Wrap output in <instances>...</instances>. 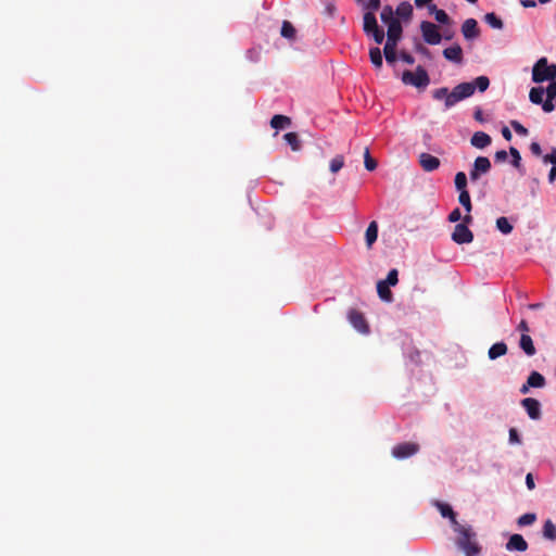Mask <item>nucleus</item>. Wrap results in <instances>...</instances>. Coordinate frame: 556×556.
I'll list each match as a JSON object with an SVG mask.
<instances>
[{"label":"nucleus","instance_id":"35","mask_svg":"<svg viewBox=\"0 0 556 556\" xmlns=\"http://www.w3.org/2000/svg\"><path fill=\"white\" fill-rule=\"evenodd\" d=\"M454 182H455V188L462 192V191H468L467 190V176L464 172H458L456 175H455V179H454Z\"/></svg>","mask_w":556,"mask_h":556},{"label":"nucleus","instance_id":"38","mask_svg":"<svg viewBox=\"0 0 556 556\" xmlns=\"http://www.w3.org/2000/svg\"><path fill=\"white\" fill-rule=\"evenodd\" d=\"M364 165L365 168L369 172H372L377 168V161L374 157H371L368 148H366L364 152Z\"/></svg>","mask_w":556,"mask_h":556},{"label":"nucleus","instance_id":"59","mask_svg":"<svg viewBox=\"0 0 556 556\" xmlns=\"http://www.w3.org/2000/svg\"><path fill=\"white\" fill-rule=\"evenodd\" d=\"M472 223V216L470 215V213H467L464 217H463V223L462 224H465L466 226H468L469 224Z\"/></svg>","mask_w":556,"mask_h":556},{"label":"nucleus","instance_id":"25","mask_svg":"<svg viewBox=\"0 0 556 556\" xmlns=\"http://www.w3.org/2000/svg\"><path fill=\"white\" fill-rule=\"evenodd\" d=\"M395 13L400 17L408 20L413 15V7L409 2H401L396 8Z\"/></svg>","mask_w":556,"mask_h":556},{"label":"nucleus","instance_id":"34","mask_svg":"<svg viewBox=\"0 0 556 556\" xmlns=\"http://www.w3.org/2000/svg\"><path fill=\"white\" fill-rule=\"evenodd\" d=\"M544 89L542 87H533L530 90L529 98L534 104H541L543 102Z\"/></svg>","mask_w":556,"mask_h":556},{"label":"nucleus","instance_id":"58","mask_svg":"<svg viewBox=\"0 0 556 556\" xmlns=\"http://www.w3.org/2000/svg\"><path fill=\"white\" fill-rule=\"evenodd\" d=\"M521 5L525 8H534L536 2L534 0H521Z\"/></svg>","mask_w":556,"mask_h":556},{"label":"nucleus","instance_id":"52","mask_svg":"<svg viewBox=\"0 0 556 556\" xmlns=\"http://www.w3.org/2000/svg\"><path fill=\"white\" fill-rule=\"evenodd\" d=\"M400 56H401V59H402L405 63H407V64H409V65L414 64V62H415L414 56H413V55H410V54H409V53H407V52H404V51H403V52H401Z\"/></svg>","mask_w":556,"mask_h":556},{"label":"nucleus","instance_id":"14","mask_svg":"<svg viewBox=\"0 0 556 556\" xmlns=\"http://www.w3.org/2000/svg\"><path fill=\"white\" fill-rule=\"evenodd\" d=\"M440 163V160L430 153L425 152L419 155V164L425 172H433L438 169Z\"/></svg>","mask_w":556,"mask_h":556},{"label":"nucleus","instance_id":"13","mask_svg":"<svg viewBox=\"0 0 556 556\" xmlns=\"http://www.w3.org/2000/svg\"><path fill=\"white\" fill-rule=\"evenodd\" d=\"M509 552H526L528 549V543L521 534H513L505 545Z\"/></svg>","mask_w":556,"mask_h":556},{"label":"nucleus","instance_id":"21","mask_svg":"<svg viewBox=\"0 0 556 556\" xmlns=\"http://www.w3.org/2000/svg\"><path fill=\"white\" fill-rule=\"evenodd\" d=\"M394 13L395 12L391 5H384L381 11L380 18L384 24L388 25V28L390 25H393V23H401L397 18L394 17Z\"/></svg>","mask_w":556,"mask_h":556},{"label":"nucleus","instance_id":"63","mask_svg":"<svg viewBox=\"0 0 556 556\" xmlns=\"http://www.w3.org/2000/svg\"><path fill=\"white\" fill-rule=\"evenodd\" d=\"M418 51H419V52H421V53H422V54H425V55H428V54H429V50H428L427 48L422 47V46H420V47L418 48Z\"/></svg>","mask_w":556,"mask_h":556},{"label":"nucleus","instance_id":"45","mask_svg":"<svg viewBox=\"0 0 556 556\" xmlns=\"http://www.w3.org/2000/svg\"><path fill=\"white\" fill-rule=\"evenodd\" d=\"M376 43L380 45L384 39V31L380 27L370 33Z\"/></svg>","mask_w":556,"mask_h":556},{"label":"nucleus","instance_id":"57","mask_svg":"<svg viewBox=\"0 0 556 556\" xmlns=\"http://www.w3.org/2000/svg\"><path fill=\"white\" fill-rule=\"evenodd\" d=\"M556 179V166H553L548 173V181L553 184Z\"/></svg>","mask_w":556,"mask_h":556},{"label":"nucleus","instance_id":"9","mask_svg":"<svg viewBox=\"0 0 556 556\" xmlns=\"http://www.w3.org/2000/svg\"><path fill=\"white\" fill-rule=\"evenodd\" d=\"M452 240L457 244L471 243L473 233L465 224H457L452 233Z\"/></svg>","mask_w":556,"mask_h":556},{"label":"nucleus","instance_id":"36","mask_svg":"<svg viewBox=\"0 0 556 556\" xmlns=\"http://www.w3.org/2000/svg\"><path fill=\"white\" fill-rule=\"evenodd\" d=\"M535 520H536V515L534 513H527V514L521 515L517 519V525L519 527L531 526L532 523L535 522Z\"/></svg>","mask_w":556,"mask_h":556},{"label":"nucleus","instance_id":"62","mask_svg":"<svg viewBox=\"0 0 556 556\" xmlns=\"http://www.w3.org/2000/svg\"><path fill=\"white\" fill-rule=\"evenodd\" d=\"M532 388L531 386H529V382L527 381L525 384H522V387L520 388V392L522 394H527L529 392V389Z\"/></svg>","mask_w":556,"mask_h":556},{"label":"nucleus","instance_id":"16","mask_svg":"<svg viewBox=\"0 0 556 556\" xmlns=\"http://www.w3.org/2000/svg\"><path fill=\"white\" fill-rule=\"evenodd\" d=\"M470 143L478 149H484L491 143V137L483 131H477L472 135Z\"/></svg>","mask_w":556,"mask_h":556},{"label":"nucleus","instance_id":"51","mask_svg":"<svg viewBox=\"0 0 556 556\" xmlns=\"http://www.w3.org/2000/svg\"><path fill=\"white\" fill-rule=\"evenodd\" d=\"M494 159L496 162H505L507 160V152L505 150L496 151Z\"/></svg>","mask_w":556,"mask_h":556},{"label":"nucleus","instance_id":"5","mask_svg":"<svg viewBox=\"0 0 556 556\" xmlns=\"http://www.w3.org/2000/svg\"><path fill=\"white\" fill-rule=\"evenodd\" d=\"M402 81L405 85L425 89L429 85L430 78L427 71L422 66H417L415 72L404 71L402 75Z\"/></svg>","mask_w":556,"mask_h":556},{"label":"nucleus","instance_id":"10","mask_svg":"<svg viewBox=\"0 0 556 556\" xmlns=\"http://www.w3.org/2000/svg\"><path fill=\"white\" fill-rule=\"evenodd\" d=\"M349 321L351 325L361 333H368L369 332V326L363 315L359 311L352 308L349 311L348 314Z\"/></svg>","mask_w":556,"mask_h":556},{"label":"nucleus","instance_id":"4","mask_svg":"<svg viewBox=\"0 0 556 556\" xmlns=\"http://www.w3.org/2000/svg\"><path fill=\"white\" fill-rule=\"evenodd\" d=\"M556 78V64H548L546 58L536 61L532 68V80L534 83H543Z\"/></svg>","mask_w":556,"mask_h":556},{"label":"nucleus","instance_id":"30","mask_svg":"<svg viewBox=\"0 0 556 556\" xmlns=\"http://www.w3.org/2000/svg\"><path fill=\"white\" fill-rule=\"evenodd\" d=\"M484 22L492 28L502 29L504 24L502 20L493 12L486 13L484 15Z\"/></svg>","mask_w":556,"mask_h":556},{"label":"nucleus","instance_id":"24","mask_svg":"<svg viewBox=\"0 0 556 556\" xmlns=\"http://www.w3.org/2000/svg\"><path fill=\"white\" fill-rule=\"evenodd\" d=\"M438 508H439L442 517L450 518L454 528L457 525H459L458 521L456 520V514L454 513V510L452 509V507L450 505L444 504V503H438Z\"/></svg>","mask_w":556,"mask_h":556},{"label":"nucleus","instance_id":"43","mask_svg":"<svg viewBox=\"0 0 556 556\" xmlns=\"http://www.w3.org/2000/svg\"><path fill=\"white\" fill-rule=\"evenodd\" d=\"M380 0H368L366 3H364V9H366L367 12L375 13V11H377L380 8Z\"/></svg>","mask_w":556,"mask_h":556},{"label":"nucleus","instance_id":"61","mask_svg":"<svg viewBox=\"0 0 556 556\" xmlns=\"http://www.w3.org/2000/svg\"><path fill=\"white\" fill-rule=\"evenodd\" d=\"M475 119L478 122H483L482 111L480 109L475 112Z\"/></svg>","mask_w":556,"mask_h":556},{"label":"nucleus","instance_id":"26","mask_svg":"<svg viewBox=\"0 0 556 556\" xmlns=\"http://www.w3.org/2000/svg\"><path fill=\"white\" fill-rule=\"evenodd\" d=\"M369 58L370 62L376 68H381L383 61H382V53L381 50L378 47H372L369 49Z\"/></svg>","mask_w":556,"mask_h":556},{"label":"nucleus","instance_id":"55","mask_svg":"<svg viewBox=\"0 0 556 556\" xmlns=\"http://www.w3.org/2000/svg\"><path fill=\"white\" fill-rule=\"evenodd\" d=\"M502 136L507 140V141H510L513 136H511V131L509 130L508 127H503L502 128Z\"/></svg>","mask_w":556,"mask_h":556},{"label":"nucleus","instance_id":"6","mask_svg":"<svg viewBox=\"0 0 556 556\" xmlns=\"http://www.w3.org/2000/svg\"><path fill=\"white\" fill-rule=\"evenodd\" d=\"M420 30L424 40L428 45H439L441 42L442 35L440 34L438 26L435 24L428 21H422L420 23Z\"/></svg>","mask_w":556,"mask_h":556},{"label":"nucleus","instance_id":"7","mask_svg":"<svg viewBox=\"0 0 556 556\" xmlns=\"http://www.w3.org/2000/svg\"><path fill=\"white\" fill-rule=\"evenodd\" d=\"M419 452V444L415 442H403L393 446L392 456L396 459L408 458Z\"/></svg>","mask_w":556,"mask_h":556},{"label":"nucleus","instance_id":"47","mask_svg":"<svg viewBox=\"0 0 556 556\" xmlns=\"http://www.w3.org/2000/svg\"><path fill=\"white\" fill-rule=\"evenodd\" d=\"M520 442H521V440H520L517 429L510 428L509 429V443L519 444Z\"/></svg>","mask_w":556,"mask_h":556},{"label":"nucleus","instance_id":"3","mask_svg":"<svg viewBox=\"0 0 556 556\" xmlns=\"http://www.w3.org/2000/svg\"><path fill=\"white\" fill-rule=\"evenodd\" d=\"M402 31L401 23H393V25H390L388 29V38L383 47V54L389 64H393L396 60V45L401 39Z\"/></svg>","mask_w":556,"mask_h":556},{"label":"nucleus","instance_id":"40","mask_svg":"<svg viewBox=\"0 0 556 556\" xmlns=\"http://www.w3.org/2000/svg\"><path fill=\"white\" fill-rule=\"evenodd\" d=\"M472 83L476 86V89H478L481 92L485 91L490 85V80L486 76H479Z\"/></svg>","mask_w":556,"mask_h":556},{"label":"nucleus","instance_id":"50","mask_svg":"<svg viewBox=\"0 0 556 556\" xmlns=\"http://www.w3.org/2000/svg\"><path fill=\"white\" fill-rule=\"evenodd\" d=\"M553 100L554 99H549L547 97L546 100L541 103L544 112L549 113L554 110L555 105L553 103Z\"/></svg>","mask_w":556,"mask_h":556},{"label":"nucleus","instance_id":"27","mask_svg":"<svg viewBox=\"0 0 556 556\" xmlns=\"http://www.w3.org/2000/svg\"><path fill=\"white\" fill-rule=\"evenodd\" d=\"M430 12L434 13L435 20L441 24H450L451 18L444 10L438 9L437 5H429Z\"/></svg>","mask_w":556,"mask_h":556},{"label":"nucleus","instance_id":"48","mask_svg":"<svg viewBox=\"0 0 556 556\" xmlns=\"http://www.w3.org/2000/svg\"><path fill=\"white\" fill-rule=\"evenodd\" d=\"M546 96L549 99H554L556 97V80H551L549 85L546 88Z\"/></svg>","mask_w":556,"mask_h":556},{"label":"nucleus","instance_id":"53","mask_svg":"<svg viewBox=\"0 0 556 556\" xmlns=\"http://www.w3.org/2000/svg\"><path fill=\"white\" fill-rule=\"evenodd\" d=\"M526 485L529 490H533L535 488L533 475L531 472L526 476Z\"/></svg>","mask_w":556,"mask_h":556},{"label":"nucleus","instance_id":"22","mask_svg":"<svg viewBox=\"0 0 556 556\" xmlns=\"http://www.w3.org/2000/svg\"><path fill=\"white\" fill-rule=\"evenodd\" d=\"M290 125H291V119H290V117H288L286 115L277 114V115H274L270 119V126L275 129L287 128Z\"/></svg>","mask_w":556,"mask_h":556},{"label":"nucleus","instance_id":"15","mask_svg":"<svg viewBox=\"0 0 556 556\" xmlns=\"http://www.w3.org/2000/svg\"><path fill=\"white\" fill-rule=\"evenodd\" d=\"M443 56L454 63H462L463 49L459 45H454L443 50Z\"/></svg>","mask_w":556,"mask_h":556},{"label":"nucleus","instance_id":"32","mask_svg":"<svg viewBox=\"0 0 556 556\" xmlns=\"http://www.w3.org/2000/svg\"><path fill=\"white\" fill-rule=\"evenodd\" d=\"M281 36L287 39H294L296 30L294 26L289 21H283L281 26Z\"/></svg>","mask_w":556,"mask_h":556},{"label":"nucleus","instance_id":"17","mask_svg":"<svg viewBox=\"0 0 556 556\" xmlns=\"http://www.w3.org/2000/svg\"><path fill=\"white\" fill-rule=\"evenodd\" d=\"M378 23L375 13L366 12L363 17V29L366 35H370L376 28H378Z\"/></svg>","mask_w":556,"mask_h":556},{"label":"nucleus","instance_id":"23","mask_svg":"<svg viewBox=\"0 0 556 556\" xmlns=\"http://www.w3.org/2000/svg\"><path fill=\"white\" fill-rule=\"evenodd\" d=\"M377 292L381 300L386 302H391L393 300V294L390 290V286H388L384 281L380 280L377 282Z\"/></svg>","mask_w":556,"mask_h":556},{"label":"nucleus","instance_id":"49","mask_svg":"<svg viewBox=\"0 0 556 556\" xmlns=\"http://www.w3.org/2000/svg\"><path fill=\"white\" fill-rule=\"evenodd\" d=\"M460 218H462V213L458 207L454 208L447 217L450 223H457Z\"/></svg>","mask_w":556,"mask_h":556},{"label":"nucleus","instance_id":"8","mask_svg":"<svg viewBox=\"0 0 556 556\" xmlns=\"http://www.w3.org/2000/svg\"><path fill=\"white\" fill-rule=\"evenodd\" d=\"M491 169V162L486 156H478L469 172L471 181H477L481 175L488 174Z\"/></svg>","mask_w":556,"mask_h":556},{"label":"nucleus","instance_id":"46","mask_svg":"<svg viewBox=\"0 0 556 556\" xmlns=\"http://www.w3.org/2000/svg\"><path fill=\"white\" fill-rule=\"evenodd\" d=\"M543 162L556 165V148H553L548 154L543 156Z\"/></svg>","mask_w":556,"mask_h":556},{"label":"nucleus","instance_id":"33","mask_svg":"<svg viewBox=\"0 0 556 556\" xmlns=\"http://www.w3.org/2000/svg\"><path fill=\"white\" fill-rule=\"evenodd\" d=\"M496 228L504 235H508L513 231V226L508 218L502 216L496 219Z\"/></svg>","mask_w":556,"mask_h":556},{"label":"nucleus","instance_id":"42","mask_svg":"<svg viewBox=\"0 0 556 556\" xmlns=\"http://www.w3.org/2000/svg\"><path fill=\"white\" fill-rule=\"evenodd\" d=\"M399 273L396 269H391L388 273L387 279L383 280L388 286H395L399 282Z\"/></svg>","mask_w":556,"mask_h":556},{"label":"nucleus","instance_id":"20","mask_svg":"<svg viewBox=\"0 0 556 556\" xmlns=\"http://www.w3.org/2000/svg\"><path fill=\"white\" fill-rule=\"evenodd\" d=\"M378 238V224L377 222H371L365 232V239L366 244L368 248H371V245L376 242Z\"/></svg>","mask_w":556,"mask_h":556},{"label":"nucleus","instance_id":"11","mask_svg":"<svg viewBox=\"0 0 556 556\" xmlns=\"http://www.w3.org/2000/svg\"><path fill=\"white\" fill-rule=\"evenodd\" d=\"M521 406L531 419L538 420L541 418V404L536 399L526 397L521 400Z\"/></svg>","mask_w":556,"mask_h":556},{"label":"nucleus","instance_id":"60","mask_svg":"<svg viewBox=\"0 0 556 556\" xmlns=\"http://www.w3.org/2000/svg\"><path fill=\"white\" fill-rule=\"evenodd\" d=\"M432 0H415V4L418 7V8H421L424 5H428L431 3Z\"/></svg>","mask_w":556,"mask_h":556},{"label":"nucleus","instance_id":"12","mask_svg":"<svg viewBox=\"0 0 556 556\" xmlns=\"http://www.w3.org/2000/svg\"><path fill=\"white\" fill-rule=\"evenodd\" d=\"M462 34L467 40L477 38L480 35L477 21L475 18H467L462 25Z\"/></svg>","mask_w":556,"mask_h":556},{"label":"nucleus","instance_id":"1","mask_svg":"<svg viewBox=\"0 0 556 556\" xmlns=\"http://www.w3.org/2000/svg\"><path fill=\"white\" fill-rule=\"evenodd\" d=\"M476 86L473 83H462L454 87L450 92L448 88L441 87L432 92L435 100H444L445 109L454 106L457 102L467 99L473 94Z\"/></svg>","mask_w":556,"mask_h":556},{"label":"nucleus","instance_id":"44","mask_svg":"<svg viewBox=\"0 0 556 556\" xmlns=\"http://www.w3.org/2000/svg\"><path fill=\"white\" fill-rule=\"evenodd\" d=\"M510 125L518 135L528 136V134H529L528 129L525 126H522L519 122L511 121Z\"/></svg>","mask_w":556,"mask_h":556},{"label":"nucleus","instance_id":"31","mask_svg":"<svg viewBox=\"0 0 556 556\" xmlns=\"http://www.w3.org/2000/svg\"><path fill=\"white\" fill-rule=\"evenodd\" d=\"M283 139L291 147L293 151H299L301 149V142L296 132H287L283 136Z\"/></svg>","mask_w":556,"mask_h":556},{"label":"nucleus","instance_id":"37","mask_svg":"<svg viewBox=\"0 0 556 556\" xmlns=\"http://www.w3.org/2000/svg\"><path fill=\"white\" fill-rule=\"evenodd\" d=\"M459 203L464 206L467 213H470L472 210V204L470 200V194L468 191H462L458 195Z\"/></svg>","mask_w":556,"mask_h":556},{"label":"nucleus","instance_id":"28","mask_svg":"<svg viewBox=\"0 0 556 556\" xmlns=\"http://www.w3.org/2000/svg\"><path fill=\"white\" fill-rule=\"evenodd\" d=\"M527 381L529 382V386L532 388H542L545 386V378L543 375H541L538 371H532Z\"/></svg>","mask_w":556,"mask_h":556},{"label":"nucleus","instance_id":"19","mask_svg":"<svg viewBox=\"0 0 556 556\" xmlns=\"http://www.w3.org/2000/svg\"><path fill=\"white\" fill-rule=\"evenodd\" d=\"M507 345L504 342L494 343L488 352V356L490 359H496L501 356H504L507 353Z\"/></svg>","mask_w":556,"mask_h":556},{"label":"nucleus","instance_id":"29","mask_svg":"<svg viewBox=\"0 0 556 556\" xmlns=\"http://www.w3.org/2000/svg\"><path fill=\"white\" fill-rule=\"evenodd\" d=\"M543 535L547 540L556 541V525L549 519L543 525Z\"/></svg>","mask_w":556,"mask_h":556},{"label":"nucleus","instance_id":"41","mask_svg":"<svg viewBox=\"0 0 556 556\" xmlns=\"http://www.w3.org/2000/svg\"><path fill=\"white\" fill-rule=\"evenodd\" d=\"M509 153L513 157V161H511V164L517 168V169H520L521 168V156H520V153L519 151L514 148V147H510L509 148Z\"/></svg>","mask_w":556,"mask_h":556},{"label":"nucleus","instance_id":"18","mask_svg":"<svg viewBox=\"0 0 556 556\" xmlns=\"http://www.w3.org/2000/svg\"><path fill=\"white\" fill-rule=\"evenodd\" d=\"M519 346L528 356H533L536 352L532 338L528 333L521 334Z\"/></svg>","mask_w":556,"mask_h":556},{"label":"nucleus","instance_id":"2","mask_svg":"<svg viewBox=\"0 0 556 556\" xmlns=\"http://www.w3.org/2000/svg\"><path fill=\"white\" fill-rule=\"evenodd\" d=\"M454 531L458 533L457 545L466 556H477L481 548L476 541V533L471 527L457 525Z\"/></svg>","mask_w":556,"mask_h":556},{"label":"nucleus","instance_id":"56","mask_svg":"<svg viewBox=\"0 0 556 556\" xmlns=\"http://www.w3.org/2000/svg\"><path fill=\"white\" fill-rule=\"evenodd\" d=\"M518 330L522 331L523 333L529 332L530 329L528 323L526 320H521L518 325Z\"/></svg>","mask_w":556,"mask_h":556},{"label":"nucleus","instance_id":"54","mask_svg":"<svg viewBox=\"0 0 556 556\" xmlns=\"http://www.w3.org/2000/svg\"><path fill=\"white\" fill-rule=\"evenodd\" d=\"M530 150H531L532 154H534L536 156H540L542 154L541 146L538 142H532L530 144Z\"/></svg>","mask_w":556,"mask_h":556},{"label":"nucleus","instance_id":"64","mask_svg":"<svg viewBox=\"0 0 556 556\" xmlns=\"http://www.w3.org/2000/svg\"><path fill=\"white\" fill-rule=\"evenodd\" d=\"M453 36H454V33H453V31H452V33H445L444 38H445L446 40H451V39L453 38Z\"/></svg>","mask_w":556,"mask_h":556},{"label":"nucleus","instance_id":"39","mask_svg":"<svg viewBox=\"0 0 556 556\" xmlns=\"http://www.w3.org/2000/svg\"><path fill=\"white\" fill-rule=\"evenodd\" d=\"M343 166H344V157H343V155H336L330 161L329 168H330L331 173L337 174Z\"/></svg>","mask_w":556,"mask_h":556}]
</instances>
